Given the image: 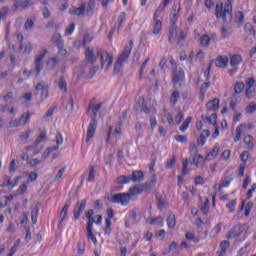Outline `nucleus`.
<instances>
[{"label":"nucleus","instance_id":"nucleus-46","mask_svg":"<svg viewBox=\"0 0 256 256\" xmlns=\"http://www.w3.org/2000/svg\"><path fill=\"white\" fill-rule=\"evenodd\" d=\"M245 111L248 115H251V114L255 113L256 103L255 102H250L249 105L246 106Z\"/></svg>","mask_w":256,"mask_h":256},{"label":"nucleus","instance_id":"nucleus-26","mask_svg":"<svg viewBox=\"0 0 256 256\" xmlns=\"http://www.w3.org/2000/svg\"><path fill=\"white\" fill-rule=\"evenodd\" d=\"M57 65H59V56H55V57L49 59L47 62V68L50 70L55 69V67H57Z\"/></svg>","mask_w":256,"mask_h":256},{"label":"nucleus","instance_id":"nucleus-55","mask_svg":"<svg viewBox=\"0 0 256 256\" xmlns=\"http://www.w3.org/2000/svg\"><path fill=\"white\" fill-rule=\"evenodd\" d=\"M186 239L188 241H192L193 243H199V238H197L193 232H187Z\"/></svg>","mask_w":256,"mask_h":256},{"label":"nucleus","instance_id":"nucleus-29","mask_svg":"<svg viewBox=\"0 0 256 256\" xmlns=\"http://www.w3.org/2000/svg\"><path fill=\"white\" fill-rule=\"evenodd\" d=\"M69 207H71V203H66L60 212V223L65 221L67 218V212L69 211Z\"/></svg>","mask_w":256,"mask_h":256},{"label":"nucleus","instance_id":"nucleus-16","mask_svg":"<svg viewBox=\"0 0 256 256\" xmlns=\"http://www.w3.org/2000/svg\"><path fill=\"white\" fill-rule=\"evenodd\" d=\"M215 65L220 69H225L229 65V58L227 56H220L216 58Z\"/></svg>","mask_w":256,"mask_h":256},{"label":"nucleus","instance_id":"nucleus-47","mask_svg":"<svg viewBox=\"0 0 256 256\" xmlns=\"http://www.w3.org/2000/svg\"><path fill=\"white\" fill-rule=\"evenodd\" d=\"M125 19H127V13L121 12L118 16V29H121L123 27V23H125Z\"/></svg>","mask_w":256,"mask_h":256},{"label":"nucleus","instance_id":"nucleus-12","mask_svg":"<svg viewBox=\"0 0 256 256\" xmlns=\"http://www.w3.org/2000/svg\"><path fill=\"white\" fill-rule=\"evenodd\" d=\"M96 131H97V119H94V120H91L90 124L88 125L86 143H89L92 137H95Z\"/></svg>","mask_w":256,"mask_h":256},{"label":"nucleus","instance_id":"nucleus-6","mask_svg":"<svg viewBox=\"0 0 256 256\" xmlns=\"http://www.w3.org/2000/svg\"><path fill=\"white\" fill-rule=\"evenodd\" d=\"M63 141H64L63 135L61 134V132H57L56 138H55L56 145L53 147L47 148L42 154V159H47V157L51 155L52 151H59V147H61V145L63 144Z\"/></svg>","mask_w":256,"mask_h":256},{"label":"nucleus","instance_id":"nucleus-7","mask_svg":"<svg viewBox=\"0 0 256 256\" xmlns=\"http://www.w3.org/2000/svg\"><path fill=\"white\" fill-rule=\"evenodd\" d=\"M112 203H117L118 205H122L123 207H127L129 203H131V198L127 192L118 193L112 196Z\"/></svg>","mask_w":256,"mask_h":256},{"label":"nucleus","instance_id":"nucleus-37","mask_svg":"<svg viewBox=\"0 0 256 256\" xmlns=\"http://www.w3.org/2000/svg\"><path fill=\"white\" fill-rule=\"evenodd\" d=\"M58 87L60 91H62V93H67V81L65 80V78L60 77L58 81Z\"/></svg>","mask_w":256,"mask_h":256},{"label":"nucleus","instance_id":"nucleus-34","mask_svg":"<svg viewBox=\"0 0 256 256\" xmlns=\"http://www.w3.org/2000/svg\"><path fill=\"white\" fill-rule=\"evenodd\" d=\"M203 156L200 154H196L195 156H193V165H195V167H201V165H203Z\"/></svg>","mask_w":256,"mask_h":256},{"label":"nucleus","instance_id":"nucleus-61","mask_svg":"<svg viewBox=\"0 0 256 256\" xmlns=\"http://www.w3.org/2000/svg\"><path fill=\"white\" fill-rule=\"evenodd\" d=\"M206 121H208V123L210 125H215L217 124V114H212L210 115V117H206Z\"/></svg>","mask_w":256,"mask_h":256},{"label":"nucleus","instance_id":"nucleus-1","mask_svg":"<svg viewBox=\"0 0 256 256\" xmlns=\"http://www.w3.org/2000/svg\"><path fill=\"white\" fill-rule=\"evenodd\" d=\"M235 0H227L226 5L223 8V4L216 5V16L218 19H223L225 23H230L233 19V3Z\"/></svg>","mask_w":256,"mask_h":256},{"label":"nucleus","instance_id":"nucleus-43","mask_svg":"<svg viewBox=\"0 0 256 256\" xmlns=\"http://www.w3.org/2000/svg\"><path fill=\"white\" fill-rule=\"evenodd\" d=\"M229 213H235V207H237V199H233L226 204Z\"/></svg>","mask_w":256,"mask_h":256},{"label":"nucleus","instance_id":"nucleus-27","mask_svg":"<svg viewBox=\"0 0 256 256\" xmlns=\"http://www.w3.org/2000/svg\"><path fill=\"white\" fill-rule=\"evenodd\" d=\"M19 119L22 127H25L29 123V119H31V112L23 113Z\"/></svg>","mask_w":256,"mask_h":256},{"label":"nucleus","instance_id":"nucleus-33","mask_svg":"<svg viewBox=\"0 0 256 256\" xmlns=\"http://www.w3.org/2000/svg\"><path fill=\"white\" fill-rule=\"evenodd\" d=\"M200 211L203 213V215H207V213H209V198H204V202L200 207Z\"/></svg>","mask_w":256,"mask_h":256},{"label":"nucleus","instance_id":"nucleus-52","mask_svg":"<svg viewBox=\"0 0 256 256\" xmlns=\"http://www.w3.org/2000/svg\"><path fill=\"white\" fill-rule=\"evenodd\" d=\"M65 171H67V167L64 166L57 172V174L54 177V181H61Z\"/></svg>","mask_w":256,"mask_h":256},{"label":"nucleus","instance_id":"nucleus-54","mask_svg":"<svg viewBox=\"0 0 256 256\" xmlns=\"http://www.w3.org/2000/svg\"><path fill=\"white\" fill-rule=\"evenodd\" d=\"M131 178L127 177V176H120L116 179V183L118 185H125L126 183H129Z\"/></svg>","mask_w":256,"mask_h":256},{"label":"nucleus","instance_id":"nucleus-56","mask_svg":"<svg viewBox=\"0 0 256 256\" xmlns=\"http://www.w3.org/2000/svg\"><path fill=\"white\" fill-rule=\"evenodd\" d=\"M93 215H94L93 210H89L86 213V217L88 218L87 226L93 225V221H95V218H93L94 217Z\"/></svg>","mask_w":256,"mask_h":256},{"label":"nucleus","instance_id":"nucleus-15","mask_svg":"<svg viewBox=\"0 0 256 256\" xmlns=\"http://www.w3.org/2000/svg\"><path fill=\"white\" fill-rule=\"evenodd\" d=\"M247 131L246 124H240L236 128L235 137H234V143H238V141H241V137L243 136V133Z\"/></svg>","mask_w":256,"mask_h":256},{"label":"nucleus","instance_id":"nucleus-22","mask_svg":"<svg viewBox=\"0 0 256 256\" xmlns=\"http://www.w3.org/2000/svg\"><path fill=\"white\" fill-rule=\"evenodd\" d=\"M208 111H217L219 109V99H214L206 104Z\"/></svg>","mask_w":256,"mask_h":256},{"label":"nucleus","instance_id":"nucleus-32","mask_svg":"<svg viewBox=\"0 0 256 256\" xmlns=\"http://www.w3.org/2000/svg\"><path fill=\"white\" fill-rule=\"evenodd\" d=\"M167 225L169 229H175V225H177V219L175 215L170 214L167 218Z\"/></svg>","mask_w":256,"mask_h":256},{"label":"nucleus","instance_id":"nucleus-45","mask_svg":"<svg viewBox=\"0 0 256 256\" xmlns=\"http://www.w3.org/2000/svg\"><path fill=\"white\" fill-rule=\"evenodd\" d=\"M192 118L191 116H189L188 118H186V120L183 122V124L180 126V131H182V133H185V131H187V129H189V124L191 123Z\"/></svg>","mask_w":256,"mask_h":256},{"label":"nucleus","instance_id":"nucleus-50","mask_svg":"<svg viewBox=\"0 0 256 256\" xmlns=\"http://www.w3.org/2000/svg\"><path fill=\"white\" fill-rule=\"evenodd\" d=\"M9 127H11L12 129H15L17 127H23V126L21 124V120L19 118H15L9 122Z\"/></svg>","mask_w":256,"mask_h":256},{"label":"nucleus","instance_id":"nucleus-64","mask_svg":"<svg viewBox=\"0 0 256 256\" xmlns=\"http://www.w3.org/2000/svg\"><path fill=\"white\" fill-rule=\"evenodd\" d=\"M174 139L178 143H187V136H184V135H176L174 136Z\"/></svg>","mask_w":256,"mask_h":256},{"label":"nucleus","instance_id":"nucleus-38","mask_svg":"<svg viewBox=\"0 0 256 256\" xmlns=\"http://www.w3.org/2000/svg\"><path fill=\"white\" fill-rule=\"evenodd\" d=\"M39 215V207L35 206L31 211V220L33 225H37V217Z\"/></svg>","mask_w":256,"mask_h":256},{"label":"nucleus","instance_id":"nucleus-57","mask_svg":"<svg viewBox=\"0 0 256 256\" xmlns=\"http://www.w3.org/2000/svg\"><path fill=\"white\" fill-rule=\"evenodd\" d=\"M34 25H35V22L33 21V19H28L24 24V29L26 31H31V29H33Z\"/></svg>","mask_w":256,"mask_h":256},{"label":"nucleus","instance_id":"nucleus-8","mask_svg":"<svg viewBox=\"0 0 256 256\" xmlns=\"http://www.w3.org/2000/svg\"><path fill=\"white\" fill-rule=\"evenodd\" d=\"M47 141V133L41 132V134L38 136L34 146H29L26 149H34V155H37L41 153V150L43 149V144Z\"/></svg>","mask_w":256,"mask_h":256},{"label":"nucleus","instance_id":"nucleus-19","mask_svg":"<svg viewBox=\"0 0 256 256\" xmlns=\"http://www.w3.org/2000/svg\"><path fill=\"white\" fill-rule=\"evenodd\" d=\"M120 135H121V127H117L115 129H113V127H110L109 132H108L107 141H109V139H111V137H114V139H119Z\"/></svg>","mask_w":256,"mask_h":256},{"label":"nucleus","instance_id":"nucleus-9","mask_svg":"<svg viewBox=\"0 0 256 256\" xmlns=\"http://www.w3.org/2000/svg\"><path fill=\"white\" fill-rule=\"evenodd\" d=\"M101 59V67L106 71L111 69V65H113V55L109 54L108 52L104 51L100 55Z\"/></svg>","mask_w":256,"mask_h":256},{"label":"nucleus","instance_id":"nucleus-48","mask_svg":"<svg viewBox=\"0 0 256 256\" xmlns=\"http://www.w3.org/2000/svg\"><path fill=\"white\" fill-rule=\"evenodd\" d=\"M150 225H161L163 227V217L159 216L158 218H150Z\"/></svg>","mask_w":256,"mask_h":256},{"label":"nucleus","instance_id":"nucleus-2","mask_svg":"<svg viewBox=\"0 0 256 256\" xmlns=\"http://www.w3.org/2000/svg\"><path fill=\"white\" fill-rule=\"evenodd\" d=\"M187 37V34L185 31L177 28L176 26H170L169 32H168V41L170 43H181L185 38Z\"/></svg>","mask_w":256,"mask_h":256},{"label":"nucleus","instance_id":"nucleus-20","mask_svg":"<svg viewBox=\"0 0 256 256\" xmlns=\"http://www.w3.org/2000/svg\"><path fill=\"white\" fill-rule=\"evenodd\" d=\"M29 5H33V0H25L24 2L17 0L14 4L16 9H27Z\"/></svg>","mask_w":256,"mask_h":256},{"label":"nucleus","instance_id":"nucleus-11","mask_svg":"<svg viewBox=\"0 0 256 256\" xmlns=\"http://www.w3.org/2000/svg\"><path fill=\"white\" fill-rule=\"evenodd\" d=\"M179 11H181V6L174 4L170 14V26H176L177 20L179 19Z\"/></svg>","mask_w":256,"mask_h":256},{"label":"nucleus","instance_id":"nucleus-35","mask_svg":"<svg viewBox=\"0 0 256 256\" xmlns=\"http://www.w3.org/2000/svg\"><path fill=\"white\" fill-rule=\"evenodd\" d=\"M221 229H223V223H218L210 232V237H216L221 233Z\"/></svg>","mask_w":256,"mask_h":256},{"label":"nucleus","instance_id":"nucleus-44","mask_svg":"<svg viewBox=\"0 0 256 256\" xmlns=\"http://www.w3.org/2000/svg\"><path fill=\"white\" fill-rule=\"evenodd\" d=\"M244 20H245V15L243 14V12L238 11L235 13V21L239 26L243 23Z\"/></svg>","mask_w":256,"mask_h":256},{"label":"nucleus","instance_id":"nucleus-62","mask_svg":"<svg viewBox=\"0 0 256 256\" xmlns=\"http://www.w3.org/2000/svg\"><path fill=\"white\" fill-rule=\"evenodd\" d=\"M167 235V232H165V230H160L155 234L156 239H158L159 241H163V239H165V236Z\"/></svg>","mask_w":256,"mask_h":256},{"label":"nucleus","instance_id":"nucleus-5","mask_svg":"<svg viewBox=\"0 0 256 256\" xmlns=\"http://www.w3.org/2000/svg\"><path fill=\"white\" fill-rule=\"evenodd\" d=\"M241 63H243V58L241 57V55L234 54L230 57L231 68L228 69V75H230V77H233V75L237 73V69H239V65H241Z\"/></svg>","mask_w":256,"mask_h":256},{"label":"nucleus","instance_id":"nucleus-40","mask_svg":"<svg viewBox=\"0 0 256 256\" xmlns=\"http://www.w3.org/2000/svg\"><path fill=\"white\" fill-rule=\"evenodd\" d=\"M95 175H97V169L95 168V166H92V167L90 168L87 181H88L89 183H93V181H95Z\"/></svg>","mask_w":256,"mask_h":256},{"label":"nucleus","instance_id":"nucleus-36","mask_svg":"<svg viewBox=\"0 0 256 256\" xmlns=\"http://www.w3.org/2000/svg\"><path fill=\"white\" fill-rule=\"evenodd\" d=\"M243 89H245V84L243 82H236L234 85V97L239 95Z\"/></svg>","mask_w":256,"mask_h":256},{"label":"nucleus","instance_id":"nucleus-25","mask_svg":"<svg viewBox=\"0 0 256 256\" xmlns=\"http://www.w3.org/2000/svg\"><path fill=\"white\" fill-rule=\"evenodd\" d=\"M143 177H144L143 172L134 171L133 174H132L131 180L134 183H141V181H143Z\"/></svg>","mask_w":256,"mask_h":256},{"label":"nucleus","instance_id":"nucleus-18","mask_svg":"<svg viewBox=\"0 0 256 256\" xmlns=\"http://www.w3.org/2000/svg\"><path fill=\"white\" fill-rule=\"evenodd\" d=\"M0 113H10V115H15L17 110H15V107L11 104H4L0 107Z\"/></svg>","mask_w":256,"mask_h":256},{"label":"nucleus","instance_id":"nucleus-30","mask_svg":"<svg viewBox=\"0 0 256 256\" xmlns=\"http://www.w3.org/2000/svg\"><path fill=\"white\" fill-rule=\"evenodd\" d=\"M87 233H88V239L94 243V245H97V237L93 233V225L87 226Z\"/></svg>","mask_w":256,"mask_h":256},{"label":"nucleus","instance_id":"nucleus-14","mask_svg":"<svg viewBox=\"0 0 256 256\" xmlns=\"http://www.w3.org/2000/svg\"><path fill=\"white\" fill-rule=\"evenodd\" d=\"M69 13L70 15H74V17H83V15H86L85 4H81L79 7H72Z\"/></svg>","mask_w":256,"mask_h":256},{"label":"nucleus","instance_id":"nucleus-10","mask_svg":"<svg viewBox=\"0 0 256 256\" xmlns=\"http://www.w3.org/2000/svg\"><path fill=\"white\" fill-rule=\"evenodd\" d=\"M172 81L175 86L183 87L185 85V72L183 70H175L172 75Z\"/></svg>","mask_w":256,"mask_h":256},{"label":"nucleus","instance_id":"nucleus-3","mask_svg":"<svg viewBox=\"0 0 256 256\" xmlns=\"http://www.w3.org/2000/svg\"><path fill=\"white\" fill-rule=\"evenodd\" d=\"M132 50H133V41L130 40L126 44L123 53L119 56L115 66H114L115 70L121 69V66L123 65L124 61H127L129 59V56L131 55Z\"/></svg>","mask_w":256,"mask_h":256},{"label":"nucleus","instance_id":"nucleus-39","mask_svg":"<svg viewBox=\"0 0 256 256\" xmlns=\"http://www.w3.org/2000/svg\"><path fill=\"white\" fill-rule=\"evenodd\" d=\"M209 43H211V38L209 35L205 34L200 37V45L201 47H209Z\"/></svg>","mask_w":256,"mask_h":256},{"label":"nucleus","instance_id":"nucleus-4","mask_svg":"<svg viewBox=\"0 0 256 256\" xmlns=\"http://www.w3.org/2000/svg\"><path fill=\"white\" fill-rule=\"evenodd\" d=\"M45 55H47V49H42L39 51L38 56L36 57L34 61V73L35 77H38V75L43 71V59H45Z\"/></svg>","mask_w":256,"mask_h":256},{"label":"nucleus","instance_id":"nucleus-21","mask_svg":"<svg viewBox=\"0 0 256 256\" xmlns=\"http://www.w3.org/2000/svg\"><path fill=\"white\" fill-rule=\"evenodd\" d=\"M211 132L209 130H203L202 134L199 136L198 140H197V144L200 147H203V145H205V138L210 137Z\"/></svg>","mask_w":256,"mask_h":256},{"label":"nucleus","instance_id":"nucleus-58","mask_svg":"<svg viewBox=\"0 0 256 256\" xmlns=\"http://www.w3.org/2000/svg\"><path fill=\"white\" fill-rule=\"evenodd\" d=\"M210 86H211V83H209V82H205L202 84V86L200 88V95L202 97L205 96V93L207 92V89H209Z\"/></svg>","mask_w":256,"mask_h":256},{"label":"nucleus","instance_id":"nucleus-51","mask_svg":"<svg viewBox=\"0 0 256 256\" xmlns=\"http://www.w3.org/2000/svg\"><path fill=\"white\" fill-rule=\"evenodd\" d=\"M246 89H256V80H255V78H248L246 80Z\"/></svg>","mask_w":256,"mask_h":256},{"label":"nucleus","instance_id":"nucleus-53","mask_svg":"<svg viewBox=\"0 0 256 256\" xmlns=\"http://www.w3.org/2000/svg\"><path fill=\"white\" fill-rule=\"evenodd\" d=\"M56 109H57V107H55V106L48 109V111L42 116L43 121H47V119H49V117H53V113L55 112Z\"/></svg>","mask_w":256,"mask_h":256},{"label":"nucleus","instance_id":"nucleus-49","mask_svg":"<svg viewBox=\"0 0 256 256\" xmlns=\"http://www.w3.org/2000/svg\"><path fill=\"white\" fill-rule=\"evenodd\" d=\"M127 193L129 194V197L131 199V197H135V195H139V193H141V189L137 186H134L130 188Z\"/></svg>","mask_w":256,"mask_h":256},{"label":"nucleus","instance_id":"nucleus-28","mask_svg":"<svg viewBox=\"0 0 256 256\" xmlns=\"http://www.w3.org/2000/svg\"><path fill=\"white\" fill-rule=\"evenodd\" d=\"M153 35H159L163 29V22L161 20H154Z\"/></svg>","mask_w":256,"mask_h":256},{"label":"nucleus","instance_id":"nucleus-41","mask_svg":"<svg viewBox=\"0 0 256 256\" xmlns=\"http://www.w3.org/2000/svg\"><path fill=\"white\" fill-rule=\"evenodd\" d=\"M102 105H103V104L98 103V104H95V105L92 107V115H91L92 121H93L94 119H97V113H99V111H101V106H102Z\"/></svg>","mask_w":256,"mask_h":256},{"label":"nucleus","instance_id":"nucleus-42","mask_svg":"<svg viewBox=\"0 0 256 256\" xmlns=\"http://www.w3.org/2000/svg\"><path fill=\"white\" fill-rule=\"evenodd\" d=\"M231 159V150L225 149L220 155V161H229Z\"/></svg>","mask_w":256,"mask_h":256},{"label":"nucleus","instance_id":"nucleus-59","mask_svg":"<svg viewBox=\"0 0 256 256\" xmlns=\"http://www.w3.org/2000/svg\"><path fill=\"white\" fill-rule=\"evenodd\" d=\"M231 35V30L225 28V27H222L221 28V36H222V39H229Z\"/></svg>","mask_w":256,"mask_h":256},{"label":"nucleus","instance_id":"nucleus-13","mask_svg":"<svg viewBox=\"0 0 256 256\" xmlns=\"http://www.w3.org/2000/svg\"><path fill=\"white\" fill-rule=\"evenodd\" d=\"M87 205V200L83 199L80 202L76 203V206L74 208V219L77 221L79 217H81V213L85 211V207Z\"/></svg>","mask_w":256,"mask_h":256},{"label":"nucleus","instance_id":"nucleus-17","mask_svg":"<svg viewBox=\"0 0 256 256\" xmlns=\"http://www.w3.org/2000/svg\"><path fill=\"white\" fill-rule=\"evenodd\" d=\"M84 4H85V13H86V15H88V16L93 15V11L95 10V7L97 5L95 0H90L89 2L84 3Z\"/></svg>","mask_w":256,"mask_h":256},{"label":"nucleus","instance_id":"nucleus-60","mask_svg":"<svg viewBox=\"0 0 256 256\" xmlns=\"http://www.w3.org/2000/svg\"><path fill=\"white\" fill-rule=\"evenodd\" d=\"M220 248H221L220 253H223V255H225L227 249H229V241L227 240L222 241L220 244Z\"/></svg>","mask_w":256,"mask_h":256},{"label":"nucleus","instance_id":"nucleus-23","mask_svg":"<svg viewBox=\"0 0 256 256\" xmlns=\"http://www.w3.org/2000/svg\"><path fill=\"white\" fill-rule=\"evenodd\" d=\"M99 55V53H95L93 52V50L87 48L86 49V56L88 61H90V63H95V61H97V56Z\"/></svg>","mask_w":256,"mask_h":256},{"label":"nucleus","instance_id":"nucleus-31","mask_svg":"<svg viewBox=\"0 0 256 256\" xmlns=\"http://www.w3.org/2000/svg\"><path fill=\"white\" fill-rule=\"evenodd\" d=\"M244 31L247 37H255V29H253V26L250 23L245 24Z\"/></svg>","mask_w":256,"mask_h":256},{"label":"nucleus","instance_id":"nucleus-24","mask_svg":"<svg viewBox=\"0 0 256 256\" xmlns=\"http://www.w3.org/2000/svg\"><path fill=\"white\" fill-rule=\"evenodd\" d=\"M244 143L248 149H253V147H255V138H253L251 135H246L244 137Z\"/></svg>","mask_w":256,"mask_h":256},{"label":"nucleus","instance_id":"nucleus-63","mask_svg":"<svg viewBox=\"0 0 256 256\" xmlns=\"http://www.w3.org/2000/svg\"><path fill=\"white\" fill-rule=\"evenodd\" d=\"M52 43H57L58 45H61V34L56 33L52 36L51 39Z\"/></svg>","mask_w":256,"mask_h":256}]
</instances>
